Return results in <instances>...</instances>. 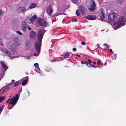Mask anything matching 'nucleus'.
I'll list each match as a JSON object with an SVG mask.
<instances>
[{
	"label": "nucleus",
	"mask_w": 126,
	"mask_h": 126,
	"mask_svg": "<svg viewBox=\"0 0 126 126\" xmlns=\"http://www.w3.org/2000/svg\"><path fill=\"white\" fill-rule=\"evenodd\" d=\"M63 56L65 58H69L70 57V55L68 53H65L63 54Z\"/></svg>",
	"instance_id": "obj_17"
},
{
	"label": "nucleus",
	"mask_w": 126,
	"mask_h": 126,
	"mask_svg": "<svg viewBox=\"0 0 126 126\" xmlns=\"http://www.w3.org/2000/svg\"><path fill=\"white\" fill-rule=\"evenodd\" d=\"M81 44L82 45H85L86 44V43L84 41H82L81 43Z\"/></svg>",
	"instance_id": "obj_35"
},
{
	"label": "nucleus",
	"mask_w": 126,
	"mask_h": 126,
	"mask_svg": "<svg viewBox=\"0 0 126 126\" xmlns=\"http://www.w3.org/2000/svg\"><path fill=\"white\" fill-rule=\"evenodd\" d=\"M96 3L94 1H93L92 3L91 4V6L89 8V10L90 11H92L94 10L95 9V6H96Z\"/></svg>",
	"instance_id": "obj_8"
},
{
	"label": "nucleus",
	"mask_w": 126,
	"mask_h": 126,
	"mask_svg": "<svg viewBox=\"0 0 126 126\" xmlns=\"http://www.w3.org/2000/svg\"><path fill=\"white\" fill-rule=\"evenodd\" d=\"M4 106V105H2L0 107V112H1L2 111L3 108Z\"/></svg>",
	"instance_id": "obj_30"
},
{
	"label": "nucleus",
	"mask_w": 126,
	"mask_h": 126,
	"mask_svg": "<svg viewBox=\"0 0 126 126\" xmlns=\"http://www.w3.org/2000/svg\"><path fill=\"white\" fill-rule=\"evenodd\" d=\"M16 33L20 35H22V33L19 31H16Z\"/></svg>",
	"instance_id": "obj_32"
},
{
	"label": "nucleus",
	"mask_w": 126,
	"mask_h": 126,
	"mask_svg": "<svg viewBox=\"0 0 126 126\" xmlns=\"http://www.w3.org/2000/svg\"><path fill=\"white\" fill-rule=\"evenodd\" d=\"M105 17V15L104 13V12L102 10L100 13L98 15L97 18L103 21Z\"/></svg>",
	"instance_id": "obj_5"
},
{
	"label": "nucleus",
	"mask_w": 126,
	"mask_h": 126,
	"mask_svg": "<svg viewBox=\"0 0 126 126\" xmlns=\"http://www.w3.org/2000/svg\"><path fill=\"white\" fill-rule=\"evenodd\" d=\"M96 63V62H93V63L94 64H95Z\"/></svg>",
	"instance_id": "obj_47"
},
{
	"label": "nucleus",
	"mask_w": 126,
	"mask_h": 126,
	"mask_svg": "<svg viewBox=\"0 0 126 126\" xmlns=\"http://www.w3.org/2000/svg\"><path fill=\"white\" fill-rule=\"evenodd\" d=\"M65 20L64 19H63L62 21V22H63V21H64Z\"/></svg>",
	"instance_id": "obj_51"
},
{
	"label": "nucleus",
	"mask_w": 126,
	"mask_h": 126,
	"mask_svg": "<svg viewBox=\"0 0 126 126\" xmlns=\"http://www.w3.org/2000/svg\"><path fill=\"white\" fill-rule=\"evenodd\" d=\"M25 8L23 7H19L17 9V12L19 13L24 12L25 10Z\"/></svg>",
	"instance_id": "obj_13"
},
{
	"label": "nucleus",
	"mask_w": 126,
	"mask_h": 126,
	"mask_svg": "<svg viewBox=\"0 0 126 126\" xmlns=\"http://www.w3.org/2000/svg\"><path fill=\"white\" fill-rule=\"evenodd\" d=\"M79 8L81 14L82 15L84 14L85 13V11L84 7L82 5H79Z\"/></svg>",
	"instance_id": "obj_12"
},
{
	"label": "nucleus",
	"mask_w": 126,
	"mask_h": 126,
	"mask_svg": "<svg viewBox=\"0 0 126 126\" xmlns=\"http://www.w3.org/2000/svg\"><path fill=\"white\" fill-rule=\"evenodd\" d=\"M28 26L25 20H23L22 22L21 28L22 30L24 31H26Z\"/></svg>",
	"instance_id": "obj_6"
},
{
	"label": "nucleus",
	"mask_w": 126,
	"mask_h": 126,
	"mask_svg": "<svg viewBox=\"0 0 126 126\" xmlns=\"http://www.w3.org/2000/svg\"><path fill=\"white\" fill-rule=\"evenodd\" d=\"M43 19L39 18L37 21L36 22V26L38 27L40 26H43V24L41 23Z\"/></svg>",
	"instance_id": "obj_9"
},
{
	"label": "nucleus",
	"mask_w": 126,
	"mask_h": 126,
	"mask_svg": "<svg viewBox=\"0 0 126 126\" xmlns=\"http://www.w3.org/2000/svg\"><path fill=\"white\" fill-rule=\"evenodd\" d=\"M72 20L74 22H76L77 21V19L76 18L72 19Z\"/></svg>",
	"instance_id": "obj_36"
},
{
	"label": "nucleus",
	"mask_w": 126,
	"mask_h": 126,
	"mask_svg": "<svg viewBox=\"0 0 126 126\" xmlns=\"http://www.w3.org/2000/svg\"><path fill=\"white\" fill-rule=\"evenodd\" d=\"M76 14L77 16H79L80 15L79 11V10H77L76 12Z\"/></svg>",
	"instance_id": "obj_26"
},
{
	"label": "nucleus",
	"mask_w": 126,
	"mask_h": 126,
	"mask_svg": "<svg viewBox=\"0 0 126 126\" xmlns=\"http://www.w3.org/2000/svg\"><path fill=\"white\" fill-rule=\"evenodd\" d=\"M112 49H111L110 50H109V51L110 52H112Z\"/></svg>",
	"instance_id": "obj_42"
},
{
	"label": "nucleus",
	"mask_w": 126,
	"mask_h": 126,
	"mask_svg": "<svg viewBox=\"0 0 126 126\" xmlns=\"http://www.w3.org/2000/svg\"><path fill=\"white\" fill-rule=\"evenodd\" d=\"M36 34V33L35 32L33 31H32L30 32V37L31 38L34 39Z\"/></svg>",
	"instance_id": "obj_10"
},
{
	"label": "nucleus",
	"mask_w": 126,
	"mask_h": 126,
	"mask_svg": "<svg viewBox=\"0 0 126 126\" xmlns=\"http://www.w3.org/2000/svg\"><path fill=\"white\" fill-rule=\"evenodd\" d=\"M87 61L88 62V63H92V61L91 60L89 59H87Z\"/></svg>",
	"instance_id": "obj_33"
},
{
	"label": "nucleus",
	"mask_w": 126,
	"mask_h": 126,
	"mask_svg": "<svg viewBox=\"0 0 126 126\" xmlns=\"http://www.w3.org/2000/svg\"><path fill=\"white\" fill-rule=\"evenodd\" d=\"M45 30H40L37 33V37L39 41H36L35 43V45L36 50L39 54L40 52V48L41 45V41L43 38L44 33L46 32Z\"/></svg>",
	"instance_id": "obj_1"
},
{
	"label": "nucleus",
	"mask_w": 126,
	"mask_h": 126,
	"mask_svg": "<svg viewBox=\"0 0 126 126\" xmlns=\"http://www.w3.org/2000/svg\"><path fill=\"white\" fill-rule=\"evenodd\" d=\"M81 63L82 64H85V63H84V62H81Z\"/></svg>",
	"instance_id": "obj_44"
},
{
	"label": "nucleus",
	"mask_w": 126,
	"mask_h": 126,
	"mask_svg": "<svg viewBox=\"0 0 126 126\" xmlns=\"http://www.w3.org/2000/svg\"><path fill=\"white\" fill-rule=\"evenodd\" d=\"M97 63L98 65H101L102 64L100 60H99V61H97Z\"/></svg>",
	"instance_id": "obj_28"
},
{
	"label": "nucleus",
	"mask_w": 126,
	"mask_h": 126,
	"mask_svg": "<svg viewBox=\"0 0 126 126\" xmlns=\"http://www.w3.org/2000/svg\"><path fill=\"white\" fill-rule=\"evenodd\" d=\"M19 96L17 94H16L14 97H13L11 99L9 98L6 101V103L9 102V104H12L13 106L15 105L17 102Z\"/></svg>",
	"instance_id": "obj_3"
},
{
	"label": "nucleus",
	"mask_w": 126,
	"mask_h": 126,
	"mask_svg": "<svg viewBox=\"0 0 126 126\" xmlns=\"http://www.w3.org/2000/svg\"><path fill=\"white\" fill-rule=\"evenodd\" d=\"M11 84V83H10V84H9L7 86H8V85H9Z\"/></svg>",
	"instance_id": "obj_50"
},
{
	"label": "nucleus",
	"mask_w": 126,
	"mask_h": 126,
	"mask_svg": "<svg viewBox=\"0 0 126 126\" xmlns=\"http://www.w3.org/2000/svg\"><path fill=\"white\" fill-rule=\"evenodd\" d=\"M90 64L91 63H88L87 62H85V64H86V65L88 66L89 67H90V66L91 65Z\"/></svg>",
	"instance_id": "obj_29"
},
{
	"label": "nucleus",
	"mask_w": 126,
	"mask_h": 126,
	"mask_svg": "<svg viewBox=\"0 0 126 126\" xmlns=\"http://www.w3.org/2000/svg\"><path fill=\"white\" fill-rule=\"evenodd\" d=\"M37 4L35 3H31L29 6V8L30 9L35 8L37 5Z\"/></svg>",
	"instance_id": "obj_14"
},
{
	"label": "nucleus",
	"mask_w": 126,
	"mask_h": 126,
	"mask_svg": "<svg viewBox=\"0 0 126 126\" xmlns=\"http://www.w3.org/2000/svg\"><path fill=\"white\" fill-rule=\"evenodd\" d=\"M14 81H15V80H13H13H12V82H13Z\"/></svg>",
	"instance_id": "obj_48"
},
{
	"label": "nucleus",
	"mask_w": 126,
	"mask_h": 126,
	"mask_svg": "<svg viewBox=\"0 0 126 126\" xmlns=\"http://www.w3.org/2000/svg\"><path fill=\"white\" fill-rule=\"evenodd\" d=\"M41 23H42L43 24V25H44V26L45 27L46 26L47 23V22L46 21L43 20L42 21Z\"/></svg>",
	"instance_id": "obj_22"
},
{
	"label": "nucleus",
	"mask_w": 126,
	"mask_h": 126,
	"mask_svg": "<svg viewBox=\"0 0 126 126\" xmlns=\"http://www.w3.org/2000/svg\"><path fill=\"white\" fill-rule=\"evenodd\" d=\"M19 81L15 82L14 85V87H16L19 84Z\"/></svg>",
	"instance_id": "obj_23"
},
{
	"label": "nucleus",
	"mask_w": 126,
	"mask_h": 126,
	"mask_svg": "<svg viewBox=\"0 0 126 126\" xmlns=\"http://www.w3.org/2000/svg\"><path fill=\"white\" fill-rule=\"evenodd\" d=\"M1 64L3 68L5 70H6L8 68L7 66L5 65L3 62H1Z\"/></svg>",
	"instance_id": "obj_15"
},
{
	"label": "nucleus",
	"mask_w": 126,
	"mask_h": 126,
	"mask_svg": "<svg viewBox=\"0 0 126 126\" xmlns=\"http://www.w3.org/2000/svg\"><path fill=\"white\" fill-rule=\"evenodd\" d=\"M90 67H93L94 68L96 67L94 65H90Z\"/></svg>",
	"instance_id": "obj_39"
},
{
	"label": "nucleus",
	"mask_w": 126,
	"mask_h": 126,
	"mask_svg": "<svg viewBox=\"0 0 126 126\" xmlns=\"http://www.w3.org/2000/svg\"><path fill=\"white\" fill-rule=\"evenodd\" d=\"M36 16H33L30 18L32 22V24H33L34 22L35 19H36Z\"/></svg>",
	"instance_id": "obj_16"
},
{
	"label": "nucleus",
	"mask_w": 126,
	"mask_h": 126,
	"mask_svg": "<svg viewBox=\"0 0 126 126\" xmlns=\"http://www.w3.org/2000/svg\"><path fill=\"white\" fill-rule=\"evenodd\" d=\"M46 12L49 16H51V13L53 12V10L52 8L51 5H50L47 7V9L46 10Z\"/></svg>",
	"instance_id": "obj_7"
},
{
	"label": "nucleus",
	"mask_w": 126,
	"mask_h": 126,
	"mask_svg": "<svg viewBox=\"0 0 126 126\" xmlns=\"http://www.w3.org/2000/svg\"><path fill=\"white\" fill-rule=\"evenodd\" d=\"M26 20L27 22L29 23H32V22L31 20H30V18H27L26 19Z\"/></svg>",
	"instance_id": "obj_27"
},
{
	"label": "nucleus",
	"mask_w": 126,
	"mask_h": 126,
	"mask_svg": "<svg viewBox=\"0 0 126 126\" xmlns=\"http://www.w3.org/2000/svg\"><path fill=\"white\" fill-rule=\"evenodd\" d=\"M27 28H28V30H29L30 31V30H31V28L29 26H28L27 27Z\"/></svg>",
	"instance_id": "obj_41"
},
{
	"label": "nucleus",
	"mask_w": 126,
	"mask_h": 126,
	"mask_svg": "<svg viewBox=\"0 0 126 126\" xmlns=\"http://www.w3.org/2000/svg\"><path fill=\"white\" fill-rule=\"evenodd\" d=\"M34 55L35 56H36V54L35 53H34Z\"/></svg>",
	"instance_id": "obj_49"
},
{
	"label": "nucleus",
	"mask_w": 126,
	"mask_h": 126,
	"mask_svg": "<svg viewBox=\"0 0 126 126\" xmlns=\"http://www.w3.org/2000/svg\"><path fill=\"white\" fill-rule=\"evenodd\" d=\"M1 45L3 46V44L2 43H1Z\"/></svg>",
	"instance_id": "obj_52"
},
{
	"label": "nucleus",
	"mask_w": 126,
	"mask_h": 126,
	"mask_svg": "<svg viewBox=\"0 0 126 126\" xmlns=\"http://www.w3.org/2000/svg\"><path fill=\"white\" fill-rule=\"evenodd\" d=\"M4 53L7 54L9 55L8 56L9 57H11V56L10 55V52L8 49H5Z\"/></svg>",
	"instance_id": "obj_21"
},
{
	"label": "nucleus",
	"mask_w": 126,
	"mask_h": 126,
	"mask_svg": "<svg viewBox=\"0 0 126 126\" xmlns=\"http://www.w3.org/2000/svg\"><path fill=\"white\" fill-rule=\"evenodd\" d=\"M9 89L10 87H7L5 88L2 91L3 94H5Z\"/></svg>",
	"instance_id": "obj_20"
},
{
	"label": "nucleus",
	"mask_w": 126,
	"mask_h": 126,
	"mask_svg": "<svg viewBox=\"0 0 126 126\" xmlns=\"http://www.w3.org/2000/svg\"><path fill=\"white\" fill-rule=\"evenodd\" d=\"M50 61L53 62H56V60H50Z\"/></svg>",
	"instance_id": "obj_37"
},
{
	"label": "nucleus",
	"mask_w": 126,
	"mask_h": 126,
	"mask_svg": "<svg viewBox=\"0 0 126 126\" xmlns=\"http://www.w3.org/2000/svg\"><path fill=\"white\" fill-rule=\"evenodd\" d=\"M5 97L1 96L0 97V103L2 102L3 100H4Z\"/></svg>",
	"instance_id": "obj_24"
},
{
	"label": "nucleus",
	"mask_w": 126,
	"mask_h": 126,
	"mask_svg": "<svg viewBox=\"0 0 126 126\" xmlns=\"http://www.w3.org/2000/svg\"><path fill=\"white\" fill-rule=\"evenodd\" d=\"M86 18L91 20H95L96 18V16L93 15H89L86 17Z\"/></svg>",
	"instance_id": "obj_11"
},
{
	"label": "nucleus",
	"mask_w": 126,
	"mask_h": 126,
	"mask_svg": "<svg viewBox=\"0 0 126 126\" xmlns=\"http://www.w3.org/2000/svg\"><path fill=\"white\" fill-rule=\"evenodd\" d=\"M34 65L35 67L36 68H39V69H40V68H39V66L38 64L37 63H36L34 64Z\"/></svg>",
	"instance_id": "obj_25"
},
{
	"label": "nucleus",
	"mask_w": 126,
	"mask_h": 126,
	"mask_svg": "<svg viewBox=\"0 0 126 126\" xmlns=\"http://www.w3.org/2000/svg\"><path fill=\"white\" fill-rule=\"evenodd\" d=\"M124 1V0H117V2L120 3H122Z\"/></svg>",
	"instance_id": "obj_31"
},
{
	"label": "nucleus",
	"mask_w": 126,
	"mask_h": 126,
	"mask_svg": "<svg viewBox=\"0 0 126 126\" xmlns=\"http://www.w3.org/2000/svg\"><path fill=\"white\" fill-rule=\"evenodd\" d=\"M78 0H72V2L73 3H78Z\"/></svg>",
	"instance_id": "obj_34"
},
{
	"label": "nucleus",
	"mask_w": 126,
	"mask_h": 126,
	"mask_svg": "<svg viewBox=\"0 0 126 126\" xmlns=\"http://www.w3.org/2000/svg\"><path fill=\"white\" fill-rule=\"evenodd\" d=\"M76 56H78V57H80V55H78V54H77L76 55Z\"/></svg>",
	"instance_id": "obj_45"
},
{
	"label": "nucleus",
	"mask_w": 126,
	"mask_h": 126,
	"mask_svg": "<svg viewBox=\"0 0 126 126\" xmlns=\"http://www.w3.org/2000/svg\"><path fill=\"white\" fill-rule=\"evenodd\" d=\"M124 19L123 18H120L117 22H114L113 24L115 25L114 29L115 30L121 27V24L123 22Z\"/></svg>",
	"instance_id": "obj_4"
},
{
	"label": "nucleus",
	"mask_w": 126,
	"mask_h": 126,
	"mask_svg": "<svg viewBox=\"0 0 126 126\" xmlns=\"http://www.w3.org/2000/svg\"><path fill=\"white\" fill-rule=\"evenodd\" d=\"M73 50L74 51H76L77 49L76 48L74 47L73 48Z\"/></svg>",
	"instance_id": "obj_38"
},
{
	"label": "nucleus",
	"mask_w": 126,
	"mask_h": 126,
	"mask_svg": "<svg viewBox=\"0 0 126 126\" xmlns=\"http://www.w3.org/2000/svg\"><path fill=\"white\" fill-rule=\"evenodd\" d=\"M30 93L29 92V91H28V94L29 96L30 95Z\"/></svg>",
	"instance_id": "obj_46"
},
{
	"label": "nucleus",
	"mask_w": 126,
	"mask_h": 126,
	"mask_svg": "<svg viewBox=\"0 0 126 126\" xmlns=\"http://www.w3.org/2000/svg\"><path fill=\"white\" fill-rule=\"evenodd\" d=\"M104 46L105 47H104L103 49L105 50H108V49H109V45L105 43L104 45Z\"/></svg>",
	"instance_id": "obj_19"
},
{
	"label": "nucleus",
	"mask_w": 126,
	"mask_h": 126,
	"mask_svg": "<svg viewBox=\"0 0 126 126\" xmlns=\"http://www.w3.org/2000/svg\"><path fill=\"white\" fill-rule=\"evenodd\" d=\"M117 16V13L115 12H111L108 16V20L109 22H113L116 20Z\"/></svg>",
	"instance_id": "obj_2"
},
{
	"label": "nucleus",
	"mask_w": 126,
	"mask_h": 126,
	"mask_svg": "<svg viewBox=\"0 0 126 126\" xmlns=\"http://www.w3.org/2000/svg\"><path fill=\"white\" fill-rule=\"evenodd\" d=\"M86 48H87V49L88 50H90V49L89 47H87Z\"/></svg>",
	"instance_id": "obj_43"
},
{
	"label": "nucleus",
	"mask_w": 126,
	"mask_h": 126,
	"mask_svg": "<svg viewBox=\"0 0 126 126\" xmlns=\"http://www.w3.org/2000/svg\"><path fill=\"white\" fill-rule=\"evenodd\" d=\"M28 80V79H25L23 80L22 83V85L24 86L27 83V81Z\"/></svg>",
	"instance_id": "obj_18"
},
{
	"label": "nucleus",
	"mask_w": 126,
	"mask_h": 126,
	"mask_svg": "<svg viewBox=\"0 0 126 126\" xmlns=\"http://www.w3.org/2000/svg\"><path fill=\"white\" fill-rule=\"evenodd\" d=\"M2 14V12L1 10L0 9V16Z\"/></svg>",
	"instance_id": "obj_40"
}]
</instances>
